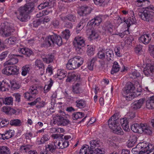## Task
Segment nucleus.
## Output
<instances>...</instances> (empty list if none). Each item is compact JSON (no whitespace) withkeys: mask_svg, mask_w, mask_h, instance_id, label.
Listing matches in <instances>:
<instances>
[{"mask_svg":"<svg viewBox=\"0 0 154 154\" xmlns=\"http://www.w3.org/2000/svg\"><path fill=\"white\" fill-rule=\"evenodd\" d=\"M146 106L149 109L154 108V96L150 97L146 100Z\"/></svg>","mask_w":154,"mask_h":154,"instance_id":"4be33fe9","label":"nucleus"},{"mask_svg":"<svg viewBox=\"0 0 154 154\" xmlns=\"http://www.w3.org/2000/svg\"><path fill=\"white\" fill-rule=\"evenodd\" d=\"M13 98L11 97H6L4 100V103L5 105H10L13 103Z\"/></svg>","mask_w":154,"mask_h":154,"instance_id":"de8ad7c7","label":"nucleus"},{"mask_svg":"<svg viewBox=\"0 0 154 154\" xmlns=\"http://www.w3.org/2000/svg\"><path fill=\"white\" fill-rule=\"evenodd\" d=\"M135 87L131 82L127 83L123 91L124 96L126 98L127 100H131L134 97L133 94L134 92Z\"/></svg>","mask_w":154,"mask_h":154,"instance_id":"0eeeda50","label":"nucleus"},{"mask_svg":"<svg viewBox=\"0 0 154 154\" xmlns=\"http://www.w3.org/2000/svg\"><path fill=\"white\" fill-rule=\"evenodd\" d=\"M38 94L37 87L35 85H32L30 87L29 92L24 93V97L28 101L32 100L35 98V96Z\"/></svg>","mask_w":154,"mask_h":154,"instance_id":"9d476101","label":"nucleus"},{"mask_svg":"<svg viewBox=\"0 0 154 154\" xmlns=\"http://www.w3.org/2000/svg\"><path fill=\"white\" fill-rule=\"evenodd\" d=\"M8 56L10 59L5 62L6 64L12 65L16 64L18 62V59L16 55L10 54Z\"/></svg>","mask_w":154,"mask_h":154,"instance_id":"6ab92c4d","label":"nucleus"},{"mask_svg":"<svg viewBox=\"0 0 154 154\" xmlns=\"http://www.w3.org/2000/svg\"><path fill=\"white\" fill-rule=\"evenodd\" d=\"M10 124L11 126H19L21 125L22 122L20 119H15L11 120Z\"/></svg>","mask_w":154,"mask_h":154,"instance_id":"37998d69","label":"nucleus"},{"mask_svg":"<svg viewBox=\"0 0 154 154\" xmlns=\"http://www.w3.org/2000/svg\"><path fill=\"white\" fill-rule=\"evenodd\" d=\"M129 76V78L131 79H135L139 77L140 76V74L137 70H135L130 73Z\"/></svg>","mask_w":154,"mask_h":154,"instance_id":"c03bdc74","label":"nucleus"},{"mask_svg":"<svg viewBox=\"0 0 154 154\" xmlns=\"http://www.w3.org/2000/svg\"><path fill=\"white\" fill-rule=\"evenodd\" d=\"M48 6H51L50 3L49 2H43V3H42L41 4H40L38 5V8L39 10H40L44 8H45L47 7Z\"/></svg>","mask_w":154,"mask_h":154,"instance_id":"09e8293b","label":"nucleus"},{"mask_svg":"<svg viewBox=\"0 0 154 154\" xmlns=\"http://www.w3.org/2000/svg\"><path fill=\"white\" fill-rule=\"evenodd\" d=\"M50 138V137L48 134H44L41 139H37L36 143L38 145L43 144L48 141Z\"/></svg>","mask_w":154,"mask_h":154,"instance_id":"412c9836","label":"nucleus"},{"mask_svg":"<svg viewBox=\"0 0 154 154\" xmlns=\"http://www.w3.org/2000/svg\"><path fill=\"white\" fill-rule=\"evenodd\" d=\"M59 25V21L58 20H54L51 23V25L53 26L55 28L57 27Z\"/></svg>","mask_w":154,"mask_h":154,"instance_id":"774afa93","label":"nucleus"},{"mask_svg":"<svg viewBox=\"0 0 154 154\" xmlns=\"http://www.w3.org/2000/svg\"><path fill=\"white\" fill-rule=\"evenodd\" d=\"M108 125L109 128L114 133H115L116 129V116L115 114L113 115L109 119L108 121Z\"/></svg>","mask_w":154,"mask_h":154,"instance_id":"f8f14e48","label":"nucleus"},{"mask_svg":"<svg viewBox=\"0 0 154 154\" xmlns=\"http://www.w3.org/2000/svg\"><path fill=\"white\" fill-rule=\"evenodd\" d=\"M54 56L52 54H48L45 57L43 58V60L44 62L49 64L52 62L54 59Z\"/></svg>","mask_w":154,"mask_h":154,"instance_id":"2f4dec72","label":"nucleus"},{"mask_svg":"<svg viewBox=\"0 0 154 154\" xmlns=\"http://www.w3.org/2000/svg\"><path fill=\"white\" fill-rule=\"evenodd\" d=\"M145 100V98H142L134 102L132 104L131 107L134 109L140 108L144 103Z\"/></svg>","mask_w":154,"mask_h":154,"instance_id":"f3484780","label":"nucleus"},{"mask_svg":"<svg viewBox=\"0 0 154 154\" xmlns=\"http://www.w3.org/2000/svg\"><path fill=\"white\" fill-rule=\"evenodd\" d=\"M51 19V18L50 17L48 16H46L44 18H42L40 19L41 22L44 23H47L48 22L50 21Z\"/></svg>","mask_w":154,"mask_h":154,"instance_id":"69168bd1","label":"nucleus"},{"mask_svg":"<svg viewBox=\"0 0 154 154\" xmlns=\"http://www.w3.org/2000/svg\"><path fill=\"white\" fill-rule=\"evenodd\" d=\"M7 139L11 137L14 134V132L12 130H10L7 131L5 133Z\"/></svg>","mask_w":154,"mask_h":154,"instance_id":"864d4df0","label":"nucleus"},{"mask_svg":"<svg viewBox=\"0 0 154 154\" xmlns=\"http://www.w3.org/2000/svg\"><path fill=\"white\" fill-rule=\"evenodd\" d=\"M10 82L12 88L14 89H17L20 87V83L15 80H11Z\"/></svg>","mask_w":154,"mask_h":154,"instance_id":"4c0bfd02","label":"nucleus"},{"mask_svg":"<svg viewBox=\"0 0 154 154\" xmlns=\"http://www.w3.org/2000/svg\"><path fill=\"white\" fill-rule=\"evenodd\" d=\"M56 43L59 46L61 45L62 43V40L61 37L56 34L54 35H49L45 40V43H43L44 46L47 45L50 47Z\"/></svg>","mask_w":154,"mask_h":154,"instance_id":"423d86ee","label":"nucleus"},{"mask_svg":"<svg viewBox=\"0 0 154 154\" xmlns=\"http://www.w3.org/2000/svg\"><path fill=\"white\" fill-rule=\"evenodd\" d=\"M46 104V102L44 101L40 102L36 106V107L38 109H41L44 107Z\"/></svg>","mask_w":154,"mask_h":154,"instance_id":"0e129e2a","label":"nucleus"},{"mask_svg":"<svg viewBox=\"0 0 154 154\" xmlns=\"http://www.w3.org/2000/svg\"><path fill=\"white\" fill-rule=\"evenodd\" d=\"M10 87L8 83L5 81H3L0 82V90L2 91H8V88Z\"/></svg>","mask_w":154,"mask_h":154,"instance_id":"c85d7f7f","label":"nucleus"},{"mask_svg":"<svg viewBox=\"0 0 154 154\" xmlns=\"http://www.w3.org/2000/svg\"><path fill=\"white\" fill-rule=\"evenodd\" d=\"M151 128L147 125L146 124H142V132L145 134L151 135L152 133Z\"/></svg>","mask_w":154,"mask_h":154,"instance_id":"5701e85b","label":"nucleus"},{"mask_svg":"<svg viewBox=\"0 0 154 154\" xmlns=\"http://www.w3.org/2000/svg\"><path fill=\"white\" fill-rule=\"evenodd\" d=\"M154 70V66L151 64L147 63L144 68L143 72L146 76H148L153 73Z\"/></svg>","mask_w":154,"mask_h":154,"instance_id":"dca6fc26","label":"nucleus"},{"mask_svg":"<svg viewBox=\"0 0 154 154\" xmlns=\"http://www.w3.org/2000/svg\"><path fill=\"white\" fill-rule=\"evenodd\" d=\"M149 50L151 55L154 58V45H150L149 47Z\"/></svg>","mask_w":154,"mask_h":154,"instance_id":"338daca9","label":"nucleus"},{"mask_svg":"<svg viewBox=\"0 0 154 154\" xmlns=\"http://www.w3.org/2000/svg\"><path fill=\"white\" fill-rule=\"evenodd\" d=\"M138 148H141V150L139 152L140 154H154V148L151 144L145 143L143 142L140 143L137 145Z\"/></svg>","mask_w":154,"mask_h":154,"instance_id":"1a4fd4ad","label":"nucleus"},{"mask_svg":"<svg viewBox=\"0 0 154 154\" xmlns=\"http://www.w3.org/2000/svg\"><path fill=\"white\" fill-rule=\"evenodd\" d=\"M102 21V20L100 17H97L91 21V24L92 25L98 26Z\"/></svg>","mask_w":154,"mask_h":154,"instance_id":"f704fd0d","label":"nucleus"},{"mask_svg":"<svg viewBox=\"0 0 154 154\" xmlns=\"http://www.w3.org/2000/svg\"><path fill=\"white\" fill-rule=\"evenodd\" d=\"M8 54V52L7 51H5L2 53L0 54V60L2 61L5 59L7 57Z\"/></svg>","mask_w":154,"mask_h":154,"instance_id":"e2e57ef3","label":"nucleus"},{"mask_svg":"<svg viewBox=\"0 0 154 154\" xmlns=\"http://www.w3.org/2000/svg\"><path fill=\"white\" fill-rule=\"evenodd\" d=\"M17 40L16 38L14 36L11 37L6 39L4 41L5 44L8 45L14 44Z\"/></svg>","mask_w":154,"mask_h":154,"instance_id":"7c9ffc66","label":"nucleus"},{"mask_svg":"<svg viewBox=\"0 0 154 154\" xmlns=\"http://www.w3.org/2000/svg\"><path fill=\"white\" fill-rule=\"evenodd\" d=\"M148 5L150 4L149 0H137L135 2V5L137 7H142L146 3Z\"/></svg>","mask_w":154,"mask_h":154,"instance_id":"c756f323","label":"nucleus"},{"mask_svg":"<svg viewBox=\"0 0 154 154\" xmlns=\"http://www.w3.org/2000/svg\"><path fill=\"white\" fill-rule=\"evenodd\" d=\"M32 146L30 145H23L21 146L20 151L21 152L25 153L29 151L31 148Z\"/></svg>","mask_w":154,"mask_h":154,"instance_id":"58836bf2","label":"nucleus"},{"mask_svg":"<svg viewBox=\"0 0 154 154\" xmlns=\"http://www.w3.org/2000/svg\"><path fill=\"white\" fill-rule=\"evenodd\" d=\"M94 49L92 47H88L87 50V54L89 56L92 55L94 54Z\"/></svg>","mask_w":154,"mask_h":154,"instance_id":"052dcab7","label":"nucleus"},{"mask_svg":"<svg viewBox=\"0 0 154 154\" xmlns=\"http://www.w3.org/2000/svg\"><path fill=\"white\" fill-rule=\"evenodd\" d=\"M134 39L131 35L129 36L127 39L125 41V43L128 45H130L131 44L132 42L133 41Z\"/></svg>","mask_w":154,"mask_h":154,"instance_id":"680f3d73","label":"nucleus"},{"mask_svg":"<svg viewBox=\"0 0 154 154\" xmlns=\"http://www.w3.org/2000/svg\"><path fill=\"white\" fill-rule=\"evenodd\" d=\"M48 82L49 84L45 85L44 87V91L45 93L48 92L50 90L53 83V81L51 79H50Z\"/></svg>","mask_w":154,"mask_h":154,"instance_id":"ea45409f","label":"nucleus"},{"mask_svg":"<svg viewBox=\"0 0 154 154\" xmlns=\"http://www.w3.org/2000/svg\"><path fill=\"white\" fill-rule=\"evenodd\" d=\"M151 10L154 11V6L150 5L145 8V10L142 12H139L138 15L142 20L149 23L154 22V15Z\"/></svg>","mask_w":154,"mask_h":154,"instance_id":"7ed1b4c3","label":"nucleus"},{"mask_svg":"<svg viewBox=\"0 0 154 154\" xmlns=\"http://www.w3.org/2000/svg\"><path fill=\"white\" fill-rule=\"evenodd\" d=\"M57 144L56 143L55 141L52 143L51 144L48 145L46 147L47 149L51 152H52L55 150L56 148H57Z\"/></svg>","mask_w":154,"mask_h":154,"instance_id":"a19ab883","label":"nucleus"},{"mask_svg":"<svg viewBox=\"0 0 154 154\" xmlns=\"http://www.w3.org/2000/svg\"><path fill=\"white\" fill-rule=\"evenodd\" d=\"M11 75H15L18 73L19 69L16 66H11Z\"/></svg>","mask_w":154,"mask_h":154,"instance_id":"3c124183","label":"nucleus"},{"mask_svg":"<svg viewBox=\"0 0 154 154\" xmlns=\"http://www.w3.org/2000/svg\"><path fill=\"white\" fill-rule=\"evenodd\" d=\"M72 91L74 94H78L81 92V88L80 85L77 83L72 87Z\"/></svg>","mask_w":154,"mask_h":154,"instance_id":"c9c22d12","label":"nucleus"},{"mask_svg":"<svg viewBox=\"0 0 154 154\" xmlns=\"http://www.w3.org/2000/svg\"><path fill=\"white\" fill-rule=\"evenodd\" d=\"M105 58L109 61L112 60L114 57V54L112 50L109 49H106L105 52Z\"/></svg>","mask_w":154,"mask_h":154,"instance_id":"b1692460","label":"nucleus"},{"mask_svg":"<svg viewBox=\"0 0 154 154\" xmlns=\"http://www.w3.org/2000/svg\"><path fill=\"white\" fill-rule=\"evenodd\" d=\"M14 28L11 27L8 23H3L0 26V35L3 37L11 35L14 31Z\"/></svg>","mask_w":154,"mask_h":154,"instance_id":"6e6552de","label":"nucleus"},{"mask_svg":"<svg viewBox=\"0 0 154 154\" xmlns=\"http://www.w3.org/2000/svg\"><path fill=\"white\" fill-rule=\"evenodd\" d=\"M62 36L65 39L67 40L70 35V31L68 29H66L62 32Z\"/></svg>","mask_w":154,"mask_h":154,"instance_id":"8fccbe9b","label":"nucleus"},{"mask_svg":"<svg viewBox=\"0 0 154 154\" xmlns=\"http://www.w3.org/2000/svg\"><path fill=\"white\" fill-rule=\"evenodd\" d=\"M10 122L6 119H3L0 122V125L2 127L8 125Z\"/></svg>","mask_w":154,"mask_h":154,"instance_id":"4d7b16f0","label":"nucleus"},{"mask_svg":"<svg viewBox=\"0 0 154 154\" xmlns=\"http://www.w3.org/2000/svg\"><path fill=\"white\" fill-rule=\"evenodd\" d=\"M35 65L39 69H42L40 74L42 75L45 71V65L40 60H37L35 62Z\"/></svg>","mask_w":154,"mask_h":154,"instance_id":"a878e982","label":"nucleus"},{"mask_svg":"<svg viewBox=\"0 0 154 154\" xmlns=\"http://www.w3.org/2000/svg\"><path fill=\"white\" fill-rule=\"evenodd\" d=\"M90 148L87 145L83 146L80 149L79 154H95L93 152V149L95 150L96 149L102 146V143L100 141L97 140H93L90 142Z\"/></svg>","mask_w":154,"mask_h":154,"instance_id":"f03ea898","label":"nucleus"},{"mask_svg":"<svg viewBox=\"0 0 154 154\" xmlns=\"http://www.w3.org/2000/svg\"><path fill=\"white\" fill-rule=\"evenodd\" d=\"M97 55L98 57L100 59H103L105 57L104 51L103 49L100 50L98 52Z\"/></svg>","mask_w":154,"mask_h":154,"instance_id":"603ef678","label":"nucleus"},{"mask_svg":"<svg viewBox=\"0 0 154 154\" xmlns=\"http://www.w3.org/2000/svg\"><path fill=\"white\" fill-rule=\"evenodd\" d=\"M85 41L83 37L78 36L75 37L73 42L74 45L84 46L85 45Z\"/></svg>","mask_w":154,"mask_h":154,"instance_id":"2eb2a0df","label":"nucleus"},{"mask_svg":"<svg viewBox=\"0 0 154 154\" xmlns=\"http://www.w3.org/2000/svg\"><path fill=\"white\" fill-rule=\"evenodd\" d=\"M131 17H130L127 20H124V22L127 24L128 27H129L131 25L135 24L137 23V20L134 17V13L133 11L130 10Z\"/></svg>","mask_w":154,"mask_h":154,"instance_id":"ddd939ff","label":"nucleus"},{"mask_svg":"<svg viewBox=\"0 0 154 154\" xmlns=\"http://www.w3.org/2000/svg\"><path fill=\"white\" fill-rule=\"evenodd\" d=\"M18 51L20 53L25 55L26 56L28 57H29L32 54V51L28 48H19Z\"/></svg>","mask_w":154,"mask_h":154,"instance_id":"393cba45","label":"nucleus"},{"mask_svg":"<svg viewBox=\"0 0 154 154\" xmlns=\"http://www.w3.org/2000/svg\"><path fill=\"white\" fill-rule=\"evenodd\" d=\"M76 75L74 73H72L69 74L67 76V79L66 80L67 82H70L73 79H75Z\"/></svg>","mask_w":154,"mask_h":154,"instance_id":"5fc2aeb1","label":"nucleus"},{"mask_svg":"<svg viewBox=\"0 0 154 154\" xmlns=\"http://www.w3.org/2000/svg\"><path fill=\"white\" fill-rule=\"evenodd\" d=\"M74 46L75 49L77 53L78 54L82 55L84 54V52L83 49V46H79L78 45H77V46H76V45Z\"/></svg>","mask_w":154,"mask_h":154,"instance_id":"49530a36","label":"nucleus"},{"mask_svg":"<svg viewBox=\"0 0 154 154\" xmlns=\"http://www.w3.org/2000/svg\"><path fill=\"white\" fill-rule=\"evenodd\" d=\"M75 103L76 107L80 109L84 108L86 106V102L83 99H78L76 101Z\"/></svg>","mask_w":154,"mask_h":154,"instance_id":"bb28decb","label":"nucleus"},{"mask_svg":"<svg viewBox=\"0 0 154 154\" xmlns=\"http://www.w3.org/2000/svg\"><path fill=\"white\" fill-rule=\"evenodd\" d=\"M90 12V8L86 6H82L80 8V10L78 11V13L82 16L86 15Z\"/></svg>","mask_w":154,"mask_h":154,"instance_id":"a211bd4d","label":"nucleus"},{"mask_svg":"<svg viewBox=\"0 0 154 154\" xmlns=\"http://www.w3.org/2000/svg\"><path fill=\"white\" fill-rule=\"evenodd\" d=\"M142 124L139 125L137 124H134L131 127V130L135 133H141Z\"/></svg>","mask_w":154,"mask_h":154,"instance_id":"cd10ccee","label":"nucleus"},{"mask_svg":"<svg viewBox=\"0 0 154 154\" xmlns=\"http://www.w3.org/2000/svg\"><path fill=\"white\" fill-rule=\"evenodd\" d=\"M112 28L113 26L112 25L110 24L106 26L105 28V30L111 34L113 31Z\"/></svg>","mask_w":154,"mask_h":154,"instance_id":"13d9d810","label":"nucleus"},{"mask_svg":"<svg viewBox=\"0 0 154 154\" xmlns=\"http://www.w3.org/2000/svg\"><path fill=\"white\" fill-rule=\"evenodd\" d=\"M28 2L24 7L20 8L18 10L19 15L17 12H15L17 19L22 22L25 21L27 19L28 14L33 9L34 6V4L37 2L38 0H26Z\"/></svg>","mask_w":154,"mask_h":154,"instance_id":"f257e3e1","label":"nucleus"},{"mask_svg":"<svg viewBox=\"0 0 154 154\" xmlns=\"http://www.w3.org/2000/svg\"><path fill=\"white\" fill-rule=\"evenodd\" d=\"M95 151L97 152L95 154H104L105 152L104 149L101 147V146L96 149Z\"/></svg>","mask_w":154,"mask_h":154,"instance_id":"6e6d98bb","label":"nucleus"},{"mask_svg":"<svg viewBox=\"0 0 154 154\" xmlns=\"http://www.w3.org/2000/svg\"><path fill=\"white\" fill-rule=\"evenodd\" d=\"M83 58L79 56H76L70 59L66 65L69 70L76 69L79 67L83 63Z\"/></svg>","mask_w":154,"mask_h":154,"instance_id":"39448f33","label":"nucleus"},{"mask_svg":"<svg viewBox=\"0 0 154 154\" xmlns=\"http://www.w3.org/2000/svg\"><path fill=\"white\" fill-rule=\"evenodd\" d=\"M30 70V66L28 65L24 66L22 68L21 74L23 76H25L28 73Z\"/></svg>","mask_w":154,"mask_h":154,"instance_id":"79ce46f5","label":"nucleus"},{"mask_svg":"<svg viewBox=\"0 0 154 154\" xmlns=\"http://www.w3.org/2000/svg\"><path fill=\"white\" fill-rule=\"evenodd\" d=\"M99 36V35L98 32L96 30L93 29L91 31L89 38L91 40H93L98 38Z\"/></svg>","mask_w":154,"mask_h":154,"instance_id":"e433bc0d","label":"nucleus"},{"mask_svg":"<svg viewBox=\"0 0 154 154\" xmlns=\"http://www.w3.org/2000/svg\"><path fill=\"white\" fill-rule=\"evenodd\" d=\"M117 116L118 119H116V134L123 135L124 134V132L119 126V122H120L124 130L126 131H128L130 130L128 123L127 119H121L119 120V118L120 117L119 112L116 113V116Z\"/></svg>","mask_w":154,"mask_h":154,"instance_id":"20e7f679","label":"nucleus"},{"mask_svg":"<svg viewBox=\"0 0 154 154\" xmlns=\"http://www.w3.org/2000/svg\"><path fill=\"white\" fill-rule=\"evenodd\" d=\"M76 17L72 14H69L67 15V20L72 22H75L76 20Z\"/></svg>","mask_w":154,"mask_h":154,"instance_id":"bf43d9fd","label":"nucleus"},{"mask_svg":"<svg viewBox=\"0 0 154 154\" xmlns=\"http://www.w3.org/2000/svg\"><path fill=\"white\" fill-rule=\"evenodd\" d=\"M10 149L7 146H0V154H10Z\"/></svg>","mask_w":154,"mask_h":154,"instance_id":"72a5a7b5","label":"nucleus"},{"mask_svg":"<svg viewBox=\"0 0 154 154\" xmlns=\"http://www.w3.org/2000/svg\"><path fill=\"white\" fill-rule=\"evenodd\" d=\"M151 37L148 34H145L141 35L139 38L140 42L145 44H148L150 41Z\"/></svg>","mask_w":154,"mask_h":154,"instance_id":"aec40b11","label":"nucleus"},{"mask_svg":"<svg viewBox=\"0 0 154 154\" xmlns=\"http://www.w3.org/2000/svg\"><path fill=\"white\" fill-rule=\"evenodd\" d=\"M84 114L81 112L74 113L72 116L74 120H77L78 119L82 118Z\"/></svg>","mask_w":154,"mask_h":154,"instance_id":"a18cd8bd","label":"nucleus"},{"mask_svg":"<svg viewBox=\"0 0 154 154\" xmlns=\"http://www.w3.org/2000/svg\"><path fill=\"white\" fill-rule=\"evenodd\" d=\"M55 141L58 149H64L67 147L69 145V141L65 139H61L59 140H56Z\"/></svg>","mask_w":154,"mask_h":154,"instance_id":"4468645a","label":"nucleus"},{"mask_svg":"<svg viewBox=\"0 0 154 154\" xmlns=\"http://www.w3.org/2000/svg\"><path fill=\"white\" fill-rule=\"evenodd\" d=\"M52 123L58 126H66L70 123V121L61 116H56L54 117Z\"/></svg>","mask_w":154,"mask_h":154,"instance_id":"9b49d317","label":"nucleus"},{"mask_svg":"<svg viewBox=\"0 0 154 154\" xmlns=\"http://www.w3.org/2000/svg\"><path fill=\"white\" fill-rule=\"evenodd\" d=\"M67 72L63 70L59 69L57 71V75L60 79H62L66 77Z\"/></svg>","mask_w":154,"mask_h":154,"instance_id":"473e14b6","label":"nucleus"}]
</instances>
